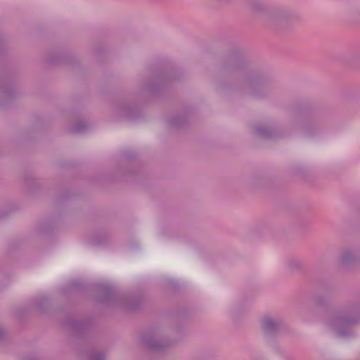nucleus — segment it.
I'll return each instance as SVG.
<instances>
[{
	"label": "nucleus",
	"mask_w": 360,
	"mask_h": 360,
	"mask_svg": "<svg viewBox=\"0 0 360 360\" xmlns=\"http://www.w3.org/2000/svg\"><path fill=\"white\" fill-rule=\"evenodd\" d=\"M86 125L84 124H82V126H77L72 129L73 132L75 133H82L84 131V129L86 128Z\"/></svg>",
	"instance_id": "7"
},
{
	"label": "nucleus",
	"mask_w": 360,
	"mask_h": 360,
	"mask_svg": "<svg viewBox=\"0 0 360 360\" xmlns=\"http://www.w3.org/2000/svg\"><path fill=\"white\" fill-rule=\"evenodd\" d=\"M290 265L292 269H295L300 266V263L298 261L295 260L290 262Z\"/></svg>",
	"instance_id": "9"
},
{
	"label": "nucleus",
	"mask_w": 360,
	"mask_h": 360,
	"mask_svg": "<svg viewBox=\"0 0 360 360\" xmlns=\"http://www.w3.org/2000/svg\"><path fill=\"white\" fill-rule=\"evenodd\" d=\"M242 85L248 94L254 97H259V92L263 89L259 80L257 77L252 76H243L242 79Z\"/></svg>",
	"instance_id": "1"
},
{
	"label": "nucleus",
	"mask_w": 360,
	"mask_h": 360,
	"mask_svg": "<svg viewBox=\"0 0 360 360\" xmlns=\"http://www.w3.org/2000/svg\"><path fill=\"white\" fill-rule=\"evenodd\" d=\"M353 322H354V320L345 317H337L331 323V327L337 331L340 335L344 336L346 335L344 328H347Z\"/></svg>",
	"instance_id": "2"
},
{
	"label": "nucleus",
	"mask_w": 360,
	"mask_h": 360,
	"mask_svg": "<svg viewBox=\"0 0 360 360\" xmlns=\"http://www.w3.org/2000/svg\"><path fill=\"white\" fill-rule=\"evenodd\" d=\"M105 355L102 353H98L96 354L92 360H104Z\"/></svg>",
	"instance_id": "8"
},
{
	"label": "nucleus",
	"mask_w": 360,
	"mask_h": 360,
	"mask_svg": "<svg viewBox=\"0 0 360 360\" xmlns=\"http://www.w3.org/2000/svg\"><path fill=\"white\" fill-rule=\"evenodd\" d=\"M357 258L356 253L351 249H344L342 252L341 261L344 264H350L356 261Z\"/></svg>",
	"instance_id": "6"
},
{
	"label": "nucleus",
	"mask_w": 360,
	"mask_h": 360,
	"mask_svg": "<svg viewBox=\"0 0 360 360\" xmlns=\"http://www.w3.org/2000/svg\"><path fill=\"white\" fill-rule=\"evenodd\" d=\"M255 133L260 138L271 139L274 137L272 129L265 125L258 126L256 128Z\"/></svg>",
	"instance_id": "5"
},
{
	"label": "nucleus",
	"mask_w": 360,
	"mask_h": 360,
	"mask_svg": "<svg viewBox=\"0 0 360 360\" xmlns=\"http://www.w3.org/2000/svg\"><path fill=\"white\" fill-rule=\"evenodd\" d=\"M4 335H5V333H4V330L0 328V340L1 339H3V338L4 337Z\"/></svg>",
	"instance_id": "10"
},
{
	"label": "nucleus",
	"mask_w": 360,
	"mask_h": 360,
	"mask_svg": "<svg viewBox=\"0 0 360 360\" xmlns=\"http://www.w3.org/2000/svg\"><path fill=\"white\" fill-rule=\"evenodd\" d=\"M279 325V321L271 317H264L262 322L263 330L267 334L276 331Z\"/></svg>",
	"instance_id": "3"
},
{
	"label": "nucleus",
	"mask_w": 360,
	"mask_h": 360,
	"mask_svg": "<svg viewBox=\"0 0 360 360\" xmlns=\"http://www.w3.org/2000/svg\"><path fill=\"white\" fill-rule=\"evenodd\" d=\"M142 343L149 349L154 351L160 350L165 347V344L158 342L157 340L150 336L144 337L142 339Z\"/></svg>",
	"instance_id": "4"
}]
</instances>
